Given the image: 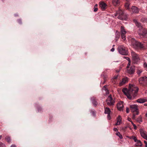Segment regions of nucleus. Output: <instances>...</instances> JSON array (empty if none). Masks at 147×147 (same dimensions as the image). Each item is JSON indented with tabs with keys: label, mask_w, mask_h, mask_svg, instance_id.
<instances>
[{
	"label": "nucleus",
	"mask_w": 147,
	"mask_h": 147,
	"mask_svg": "<svg viewBox=\"0 0 147 147\" xmlns=\"http://www.w3.org/2000/svg\"><path fill=\"white\" fill-rule=\"evenodd\" d=\"M130 65V62H129L128 64L127 65V68H128L129 67V66Z\"/></svg>",
	"instance_id": "obj_41"
},
{
	"label": "nucleus",
	"mask_w": 147,
	"mask_h": 147,
	"mask_svg": "<svg viewBox=\"0 0 147 147\" xmlns=\"http://www.w3.org/2000/svg\"><path fill=\"white\" fill-rule=\"evenodd\" d=\"M131 123H132V125H133V124H134V123L133 122H132V121H131Z\"/></svg>",
	"instance_id": "obj_51"
},
{
	"label": "nucleus",
	"mask_w": 147,
	"mask_h": 147,
	"mask_svg": "<svg viewBox=\"0 0 147 147\" xmlns=\"http://www.w3.org/2000/svg\"><path fill=\"white\" fill-rule=\"evenodd\" d=\"M141 21L143 22H147V18H143L141 19Z\"/></svg>",
	"instance_id": "obj_28"
},
{
	"label": "nucleus",
	"mask_w": 147,
	"mask_h": 147,
	"mask_svg": "<svg viewBox=\"0 0 147 147\" xmlns=\"http://www.w3.org/2000/svg\"><path fill=\"white\" fill-rule=\"evenodd\" d=\"M125 34H121V37L123 40H125Z\"/></svg>",
	"instance_id": "obj_29"
},
{
	"label": "nucleus",
	"mask_w": 147,
	"mask_h": 147,
	"mask_svg": "<svg viewBox=\"0 0 147 147\" xmlns=\"http://www.w3.org/2000/svg\"><path fill=\"white\" fill-rule=\"evenodd\" d=\"M116 135L118 136L120 139L123 138V137L121 135L119 132H117L116 134Z\"/></svg>",
	"instance_id": "obj_27"
},
{
	"label": "nucleus",
	"mask_w": 147,
	"mask_h": 147,
	"mask_svg": "<svg viewBox=\"0 0 147 147\" xmlns=\"http://www.w3.org/2000/svg\"><path fill=\"white\" fill-rule=\"evenodd\" d=\"M147 101V99L144 98H139L137 100V102L140 103H143Z\"/></svg>",
	"instance_id": "obj_18"
},
{
	"label": "nucleus",
	"mask_w": 147,
	"mask_h": 147,
	"mask_svg": "<svg viewBox=\"0 0 147 147\" xmlns=\"http://www.w3.org/2000/svg\"><path fill=\"white\" fill-rule=\"evenodd\" d=\"M114 50L115 49L113 48L111 49V51L112 52H113L114 51Z\"/></svg>",
	"instance_id": "obj_47"
},
{
	"label": "nucleus",
	"mask_w": 147,
	"mask_h": 147,
	"mask_svg": "<svg viewBox=\"0 0 147 147\" xmlns=\"http://www.w3.org/2000/svg\"><path fill=\"white\" fill-rule=\"evenodd\" d=\"M142 71V69H138L137 70V72L138 74H140Z\"/></svg>",
	"instance_id": "obj_31"
},
{
	"label": "nucleus",
	"mask_w": 147,
	"mask_h": 147,
	"mask_svg": "<svg viewBox=\"0 0 147 147\" xmlns=\"http://www.w3.org/2000/svg\"><path fill=\"white\" fill-rule=\"evenodd\" d=\"M18 23L20 24H22V21L21 19H18Z\"/></svg>",
	"instance_id": "obj_36"
},
{
	"label": "nucleus",
	"mask_w": 147,
	"mask_h": 147,
	"mask_svg": "<svg viewBox=\"0 0 147 147\" xmlns=\"http://www.w3.org/2000/svg\"><path fill=\"white\" fill-rule=\"evenodd\" d=\"M125 57V58H127V60H129H129H130L129 58H128V57Z\"/></svg>",
	"instance_id": "obj_48"
},
{
	"label": "nucleus",
	"mask_w": 147,
	"mask_h": 147,
	"mask_svg": "<svg viewBox=\"0 0 147 147\" xmlns=\"http://www.w3.org/2000/svg\"><path fill=\"white\" fill-rule=\"evenodd\" d=\"M139 131L141 136L147 140V132L146 131L142 128L140 129Z\"/></svg>",
	"instance_id": "obj_9"
},
{
	"label": "nucleus",
	"mask_w": 147,
	"mask_h": 147,
	"mask_svg": "<svg viewBox=\"0 0 147 147\" xmlns=\"http://www.w3.org/2000/svg\"><path fill=\"white\" fill-rule=\"evenodd\" d=\"M99 6L103 10H104L107 8V5L104 2H100V3Z\"/></svg>",
	"instance_id": "obj_13"
},
{
	"label": "nucleus",
	"mask_w": 147,
	"mask_h": 147,
	"mask_svg": "<svg viewBox=\"0 0 147 147\" xmlns=\"http://www.w3.org/2000/svg\"><path fill=\"white\" fill-rule=\"evenodd\" d=\"M129 108L127 107L126 109V112L127 113H128L129 112Z\"/></svg>",
	"instance_id": "obj_38"
},
{
	"label": "nucleus",
	"mask_w": 147,
	"mask_h": 147,
	"mask_svg": "<svg viewBox=\"0 0 147 147\" xmlns=\"http://www.w3.org/2000/svg\"><path fill=\"white\" fill-rule=\"evenodd\" d=\"M116 36H115V38H116V41H117V40L120 37V33L119 32H118L117 31H116Z\"/></svg>",
	"instance_id": "obj_21"
},
{
	"label": "nucleus",
	"mask_w": 147,
	"mask_h": 147,
	"mask_svg": "<svg viewBox=\"0 0 147 147\" xmlns=\"http://www.w3.org/2000/svg\"><path fill=\"white\" fill-rule=\"evenodd\" d=\"M11 147H17L15 145L12 144L11 146Z\"/></svg>",
	"instance_id": "obj_44"
},
{
	"label": "nucleus",
	"mask_w": 147,
	"mask_h": 147,
	"mask_svg": "<svg viewBox=\"0 0 147 147\" xmlns=\"http://www.w3.org/2000/svg\"><path fill=\"white\" fill-rule=\"evenodd\" d=\"M2 135H1L0 136V140L1 139V138H2Z\"/></svg>",
	"instance_id": "obj_50"
},
{
	"label": "nucleus",
	"mask_w": 147,
	"mask_h": 147,
	"mask_svg": "<svg viewBox=\"0 0 147 147\" xmlns=\"http://www.w3.org/2000/svg\"><path fill=\"white\" fill-rule=\"evenodd\" d=\"M5 139L8 143H10L11 142L10 137L9 136H6V137L5 138Z\"/></svg>",
	"instance_id": "obj_24"
},
{
	"label": "nucleus",
	"mask_w": 147,
	"mask_h": 147,
	"mask_svg": "<svg viewBox=\"0 0 147 147\" xmlns=\"http://www.w3.org/2000/svg\"><path fill=\"white\" fill-rule=\"evenodd\" d=\"M121 34H125L126 32L125 30L124 27L123 26H121Z\"/></svg>",
	"instance_id": "obj_22"
},
{
	"label": "nucleus",
	"mask_w": 147,
	"mask_h": 147,
	"mask_svg": "<svg viewBox=\"0 0 147 147\" xmlns=\"http://www.w3.org/2000/svg\"><path fill=\"white\" fill-rule=\"evenodd\" d=\"M137 145H136L137 146H141L142 145V144L141 141L139 140H137Z\"/></svg>",
	"instance_id": "obj_25"
},
{
	"label": "nucleus",
	"mask_w": 147,
	"mask_h": 147,
	"mask_svg": "<svg viewBox=\"0 0 147 147\" xmlns=\"http://www.w3.org/2000/svg\"><path fill=\"white\" fill-rule=\"evenodd\" d=\"M116 71L117 72H119V70H116Z\"/></svg>",
	"instance_id": "obj_52"
},
{
	"label": "nucleus",
	"mask_w": 147,
	"mask_h": 147,
	"mask_svg": "<svg viewBox=\"0 0 147 147\" xmlns=\"http://www.w3.org/2000/svg\"><path fill=\"white\" fill-rule=\"evenodd\" d=\"M111 110L109 108L106 107L105 109V113L108 114V116H110Z\"/></svg>",
	"instance_id": "obj_19"
},
{
	"label": "nucleus",
	"mask_w": 147,
	"mask_h": 147,
	"mask_svg": "<svg viewBox=\"0 0 147 147\" xmlns=\"http://www.w3.org/2000/svg\"><path fill=\"white\" fill-rule=\"evenodd\" d=\"M139 81V84L142 86L147 87V77L144 76L140 78Z\"/></svg>",
	"instance_id": "obj_6"
},
{
	"label": "nucleus",
	"mask_w": 147,
	"mask_h": 147,
	"mask_svg": "<svg viewBox=\"0 0 147 147\" xmlns=\"http://www.w3.org/2000/svg\"><path fill=\"white\" fill-rule=\"evenodd\" d=\"M123 105L122 102H121L117 104V109L121 111L123 110Z\"/></svg>",
	"instance_id": "obj_12"
},
{
	"label": "nucleus",
	"mask_w": 147,
	"mask_h": 147,
	"mask_svg": "<svg viewBox=\"0 0 147 147\" xmlns=\"http://www.w3.org/2000/svg\"><path fill=\"white\" fill-rule=\"evenodd\" d=\"M118 76L117 75L116 76H115L114 77V79H117V78H118Z\"/></svg>",
	"instance_id": "obj_46"
},
{
	"label": "nucleus",
	"mask_w": 147,
	"mask_h": 147,
	"mask_svg": "<svg viewBox=\"0 0 147 147\" xmlns=\"http://www.w3.org/2000/svg\"><path fill=\"white\" fill-rule=\"evenodd\" d=\"M113 130H114V131H118V129L116 128H114Z\"/></svg>",
	"instance_id": "obj_43"
},
{
	"label": "nucleus",
	"mask_w": 147,
	"mask_h": 147,
	"mask_svg": "<svg viewBox=\"0 0 147 147\" xmlns=\"http://www.w3.org/2000/svg\"><path fill=\"white\" fill-rule=\"evenodd\" d=\"M114 46H115V45H113V47H114Z\"/></svg>",
	"instance_id": "obj_54"
},
{
	"label": "nucleus",
	"mask_w": 147,
	"mask_h": 147,
	"mask_svg": "<svg viewBox=\"0 0 147 147\" xmlns=\"http://www.w3.org/2000/svg\"><path fill=\"white\" fill-rule=\"evenodd\" d=\"M5 144L2 142H0V147H5Z\"/></svg>",
	"instance_id": "obj_32"
},
{
	"label": "nucleus",
	"mask_w": 147,
	"mask_h": 147,
	"mask_svg": "<svg viewBox=\"0 0 147 147\" xmlns=\"http://www.w3.org/2000/svg\"><path fill=\"white\" fill-rule=\"evenodd\" d=\"M133 22L135 24L136 26L140 29H141L142 28V27L141 25V24L139 22H138L136 19H134Z\"/></svg>",
	"instance_id": "obj_15"
},
{
	"label": "nucleus",
	"mask_w": 147,
	"mask_h": 147,
	"mask_svg": "<svg viewBox=\"0 0 147 147\" xmlns=\"http://www.w3.org/2000/svg\"><path fill=\"white\" fill-rule=\"evenodd\" d=\"M131 137L134 140L135 142H137L138 140L136 137L134 136H132Z\"/></svg>",
	"instance_id": "obj_33"
},
{
	"label": "nucleus",
	"mask_w": 147,
	"mask_h": 147,
	"mask_svg": "<svg viewBox=\"0 0 147 147\" xmlns=\"http://www.w3.org/2000/svg\"><path fill=\"white\" fill-rule=\"evenodd\" d=\"M127 119H128V121H129L131 122L132 121L131 119L129 117H128Z\"/></svg>",
	"instance_id": "obj_45"
},
{
	"label": "nucleus",
	"mask_w": 147,
	"mask_h": 147,
	"mask_svg": "<svg viewBox=\"0 0 147 147\" xmlns=\"http://www.w3.org/2000/svg\"><path fill=\"white\" fill-rule=\"evenodd\" d=\"M92 101L93 104L94 106H96L97 105L98 103L97 102V101L95 99H92Z\"/></svg>",
	"instance_id": "obj_23"
},
{
	"label": "nucleus",
	"mask_w": 147,
	"mask_h": 147,
	"mask_svg": "<svg viewBox=\"0 0 147 147\" xmlns=\"http://www.w3.org/2000/svg\"><path fill=\"white\" fill-rule=\"evenodd\" d=\"M144 142L145 144V147H147V142L146 141L144 140Z\"/></svg>",
	"instance_id": "obj_39"
},
{
	"label": "nucleus",
	"mask_w": 147,
	"mask_h": 147,
	"mask_svg": "<svg viewBox=\"0 0 147 147\" xmlns=\"http://www.w3.org/2000/svg\"><path fill=\"white\" fill-rule=\"evenodd\" d=\"M98 7V4H96L94 6V12H96L98 11V8L97 7Z\"/></svg>",
	"instance_id": "obj_26"
},
{
	"label": "nucleus",
	"mask_w": 147,
	"mask_h": 147,
	"mask_svg": "<svg viewBox=\"0 0 147 147\" xmlns=\"http://www.w3.org/2000/svg\"><path fill=\"white\" fill-rule=\"evenodd\" d=\"M108 116V117H110V116Z\"/></svg>",
	"instance_id": "obj_53"
},
{
	"label": "nucleus",
	"mask_w": 147,
	"mask_h": 147,
	"mask_svg": "<svg viewBox=\"0 0 147 147\" xmlns=\"http://www.w3.org/2000/svg\"><path fill=\"white\" fill-rule=\"evenodd\" d=\"M129 107L131 111L134 113L133 118L136 115L138 114L139 112L138 111V106L137 105H131Z\"/></svg>",
	"instance_id": "obj_4"
},
{
	"label": "nucleus",
	"mask_w": 147,
	"mask_h": 147,
	"mask_svg": "<svg viewBox=\"0 0 147 147\" xmlns=\"http://www.w3.org/2000/svg\"><path fill=\"white\" fill-rule=\"evenodd\" d=\"M38 111L39 112V111H41L42 108L41 107H39L38 108Z\"/></svg>",
	"instance_id": "obj_42"
},
{
	"label": "nucleus",
	"mask_w": 147,
	"mask_h": 147,
	"mask_svg": "<svg viewBox=\"0 0 147 147\" xmlns=\"http://www.w3.org/2000/svg\"><path fill=\"white\" fill-rule=\"evenodd\" d=\"M121 123V118L120 115H119L117 118V122L115 124L116 125H119Z\"/></svg>",
	"instance_id": "obj_16"
},
{
	"label": "nucleus",
	"mask_w": 147,
	"mask_h": 147,
	"mask_svg": "<svg viewBox=\"0 0 147 147\" xmlns=\"http://www.w3.org/2000/svg\"><path fill=\"white\" fill-rule=\"evenodd\" d=\"M112 3L113 5L115 6H118L119 5L121 0H112Z\"/></svg>",
	"instance_id": "obj_14"
},
{
	"label": "nucleus",
	"mask_w": 147,
	"mask_h": 147,
	"mask_svg": "<svg viewBox=\"0 0 147 147\" xmlns=\"http://www.w3.org/2000/svg\"><path fill=\"white\" fill-rule=\"evenodd\" d=\"M135 68L134 66H131L130 68H127V72L129 74H133L135 72Z\"/></svg>",
	"instance_id": "obj_11"
},
{
	"label": "nucleus",
	"mask_w": 147,
	"mask_h": 147,
	"mask_svg": "<svg viewBox=\"0 0 147 147\" xmlns=\"http://www.w3.org/2000/svg\"><path fill=\"white\" fill-rule=\"evenodd\" d=\"M131 53L133 63H137L140 60L138 55L134 51H131Z\"/></svg>",
	"instance_id": "obj_5"
},
{
	"label": "nucleus",
	"mask_w": 147,
	"mask_h": 147,
	"mask_svg": "<svg viewBox=\"0 0 147 147\" xmlns=\"http://www.w3.org/2000/svg\"><path fill=\"white\" fill-rule=\"evenodd\" d=\"M91 113H92V114L93 116H94L95 115V111L92 110H91Z\"/></svg>",
	"instance_id": "obj_34"
},
{
	"label": "nucleus",
	"mask_w": 147,
	"mask_h": 147,
	"mask_svg": "<svg viewBox=\"0 0 147 147\" xmlns=\"http://www.w3.org/2000/svg\"><path fill=\"white\" fill-rule=\"evenodd\" d=\"M131 44L134 48L136 49H141L144 48L143 44L136 40L134 38H132L131 40Z\"/></svg>",
	"instance_id": "obj_2"
},
{
	"label": "nucleus",
	"mask_w": 147,
	"mask_h": 147,
	"mask_svg": "<svg viewBox=\"0 0 147 147\" xmlns=\"http://www.w3.org/2000/svg\"><path fill=\"white\" fill-rule=\"evenodd\" d=\"M131 10L132 12L133 13H138L139 11V9L137 7L135 6H132L130 11Z\"/></svg>",
	"instance_id": "obj_10"
},
{
	"label": "nucleus",
	"mask_w": 147,
	"mask_h": 147,
	"mask_svg": "<svg viewBox=\"0 0 147 147\" xmlns=\"http://www.w3.org/2000/svg\"><path fill=\"white\" fill-rule=\"evenodd\" d=\"M107 104L109 106L113 105L115 102V100L112 97L111 95H110L106 100Z\"/></svg>",
	"instance_id": "obj_8"
},
{
	"label": "nucleus",
	"mask_w": 147,
	"mask_h": 147,
	"mask_svg": "<svg viewBox=\"0 0 147 147\" xmlns=\"http://www.w3.org/2000/svg\"><path fill=\"white\" fill-rule=\"evenodd\" d=\"M144 105L145 106H147V103H145L144 104Z\"/></svg>",
	"instance_id": "obj_49"
},
{
	"label": "nucleus",
	"mask_w": 147,
	"mask_h": 147,
	"mask_svg": "<svg viewBox=\"0 0 147 147\" xmlns=\"http://www.w3.org/2000/svg\"><path fill=\"white\" fill-rule=\"evenodd\" d=\"M106 92V94L107 95L109 94V91L108 90H105Z\"/></svg>",
	"instance_id": "obj_37"
},
{
	"label": "nucleus",
	"mask_w": 147,
	"mask_h": 147,
	"mask_svg": "<svg viewBox=\"0 0 147 147\" xmlns=\"http://www.w3.org/2000/svg\"><path fill=\"white\" fill-rule=\"evenodd\" d=\"M123 11L121 9H119L116 11V13L115 14V16H118L117 17L118 18L121 20H123Z\"/></svg>",
	"instance_id": "obj_7"
},
{
	"label": "nucleus",
	"mask_w": 147,
	"mask_h": 147,
	"mask_svg": "<svg viewBox=\"0 0 147 147\" xmlns=\"http://www.w3.org/2000/svg\"><path fill=\"white\" fill-rule=\"evenodd\" d=\"M143 67L147 71V63L145 62L143 64Z\"/></svg>",
	"instance_id": "obj_30"
},
{
	"label": "nucleus",
	"mask_w": 147,
	"mask_h": 147,
	"mask_svg": "<svg viewBox=\"0 0 147 147\" xmlns=\"http://www.w3.org/2000/svg\"><path fill=\"white\" fill-rule=\"evenodd\" d=\"M107 85H105V86H104L103 87V88L102 89H103L104 90H108L107 88Z\"/></svg>",
	"instance_id": "obj_35"
},
{
	"label": "nucleus",
	"mask_w": 147,
	"mask_h": 147,
	"mask_svg": "<svg viewBox=\"0 0 147 147\" xmlns=\"http://www.w3.org/2000/svg\"><path fill=\"white\" fill-rule=\"evenodd\" d=\"M133 125L134 127V129H137V127L136 125L135 124H133Z\"/></svg>",
	"instance_id": "obj_40"
},
{
	"label": "nucleus",
	"mask_w": 147,
	"mask_h": 147,
	"mask_svg": "<svg viewBox=\"0 0 147 147\" xmlns=\"http://www.w3.org/2000/svg\"><path fill=\"white\" fill-rule=\"evenodd\" d=\"M128 82L127 78H123L122 79V81L120 82L119 85L120 86L122 85L123 84H125Z\"/></svg>",
	"instance_id": "obj_17"
},
{
	"label": "nucleus",
	"mask_w": 147,
	"mask_h": 147,
	"mask_svg": "<svg viewBox=\"0 0 147 147\" xmlns=\"http://www.w3.org/2000/svg\"><path fill=\"white\" fill-rule=\"evenodd\" d=\"M138 90L139 88L137 87L132 85H129L128 90L125 88L122 89L123 92L130 99L131 98L132 96L134 97L137 96Z\"/></svg>",
	"instance_id": "obj_1"
},
{
	"label": "nucleus",
	"mask_w": 147,
	"mask_h": 147,
	"mask_svg": "<svg viewBox=\"0 0 147 147\" xmlns=\"http://www.w3.org/2000/svg\"><path fill=\"white\" fill-rule=\"evenodd\" d=\"M130 4L129 2H127L125 5V9H128L130 11V9L129 8V5Z\"/></svg>",
	"instance_id": "obj_20"
},
{
	"label": "nucleus",
	"mask_w": 147,
	"mask_h": 147,
	"mask_svg": "<svg viewBox=\"0 0 147 147\" xmlns=\"http://www.w3.org/2000/svg\"><path fill=\"white\" fill-rule=\"evenodd\" d=\"M118 50L119 52L122 55H127L128 54L127 48L123 45L119 46L118 48Z\"/></svg>",
	"instance_id": "obj_3"
}]
</instances>
